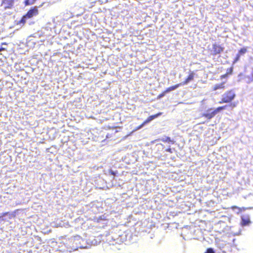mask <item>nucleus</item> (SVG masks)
<instances>
[{"mask_svg": "<svg viewBox=\"0 0 253 253\" xmlns=\"http://www.w3.org/2000/svg\"><path fill=\"white\" fill-rule=\"evenodd\" d=\"M38 14V9L36 7H32L27 11L26 14L23 16L21 19L18 22L17 24H19L23 26L25 24L28 19H31Z\"/></svg>", "mask_w": 253, "mask_h": 253, "instance_id": "nucleus-1", "label": "nucleus"}, {"mask_svg": "<svg viewBox=\"0 0 253 253\" xmlns=\"http://www.w3.org/2000/svg\"><path fill=\"white\" fill-rule=\"evenodd\" d=\"M236 96V94L234 89L228 90L222 95L219 103H232Z\"/></svg>", "mask_w": 253, "mask_h": 253, "instance_id": "nucleus-2", "label": "nucleus"}, {"mask_svg": "<svg viewBox=\"0 0 253 253\" xmlns=\"http://www.w3.org/2000/svg\"><path fill=\"white\" fill-rule=\"evenodd\" d=\"M224 50V47L216 43H214L212 45V49L211 54L212 56H216L221 54Z\"/></svg>", "mask_w": 253, "mask_h": 253, "instance_id": "nucleus-3", "label": "nucleus"}, {"mask_svg": "<svg viewBox=\"0 0 253 253\" xmlns=\"http://www.w3.org/2000/svg\"><path fill=\"white\" fill-rule=\"evenodd\" d=\"M162 114V112H159L157 114H156L153 115H151L149 116L141 125H140L139 126H138L135 130H138L142 128L145 125L149 123L151 121L153 120L155 118L158 117L159 116H161Z\"/></svg>", "mask_w": 253, "mask_h": 253, "instance_id": "nucleus-4", "label": "nucleus"}, {"mask_svg": "<svg viewBox=\"0 0 253 253\" xmlns=\"http://www.w3.org/2000/svg\"><path fill=\"white\" fill-rule=\"evenodd\" d=\"M195 73L194 71H190L188 76L185 78L184 81L180 83L181 85H183L188 84L189 82L193 81L194 79Z\"/></svg>", "mask_w": 253, "mask_h": 253, "instance_id": "nucleus-5", "label": "nucleus"}, {"mask_svg": "<svg viewBox=\"0 0 253 253\" xmlns=\"http://www.w3.org/2000/svg\"><path fill=\"white\" fill-rule=\"evenodd\" d=\"M237 103H230L229 105H225L222 106H219L216 108V109L213 110L215 114L216 115L217 113L219 112L220 111L225 109L227 107H230L232 108H234L237 106Z\"/></svg>", "mask_w": 253, "mask_h": 253, "instance_id": "nucleus-6", "label": "nucleus"}, {"mask_svg": "<svg viewBox=\"0 0 253 253\" xmlns=\"http://www.w3.org/2000/svg\"><path fill=\"white\" fill-rule=\"evenodd\" d=\"M215 115L212 108H210L207 110L206 113L202 114V117H205L208 120H211Z\"/></svg>", "mask_w": 253, "mask_h": 253, "instance_id": "nucleus-7", "label": "nucleus"}, {"mask_svg": "<svg viewBox=\"0 0 253 253\" xmlns=\"http://www.w3.org/2000/svg\"><path fill=\"white\" fill-rule=\"evenodd\" d=\"M14 0H2L1 4L5 9L11 8L14 4Z\"/></svg>", "mask_w": 253, "mask_h": 253, "instance_id": "nucleus-8", "label": "nucleus"}, {"mask_svg": "<svg viewBox=\"0 0 253 253\" xmlns=\"http://www.w3.org/2000/svg\"><path fill=\"white\" fill-rule=\"evenodd\" d=\"M225 88V82H222L220 84H215L212 88L213 91H215L217 89H224Z\"/></svg>", "mask_w": 253, "mask_h": 253, "instance_id": "nucleus-9", "label": "nucleus"}, {"mask_svg": "<svg viewBox=\"0 0 253 253\" xmlns=\"http://www.w3.org/2000/svg\"><path fill=\"white\" fill-rule=\"evenodd\" d=\"M180 86H181V85L180 83L174 85H172V86H170L167 88L165 90L166 93H168L172 90H175V89L177 88L178 87H179Z\"/></svg>", "mask_w": 253, "mask_h": 253, "instance_id": "nucleus-10", "label": "nucleus"}, {"mask_svg": "<svg viewBox=\"0 0 253 253\" xmlns=\"http://www.w3.org/2000/svg\"><path fill=\"white\" fill-rule=\"evenodd\" d=\"M161 140L163 142H168L172 144H173L175 143V141L171 139V138L169 136H165V137L162 138Z\"/></svg>", "mask_w": 253, "mask_h": 253, "instance_id": "nucleus-11", "label": "nucleus"}, {"mask_svg": "<svg viewBox=\"0 0 253 253\" xmlns=\"http://www.w3.org/2000/svg\"><path fill=\"white\" fill-rule=\"evenodd\" d=\"M251 223L250 219L249 217H242V225L246 226L249 225Z\"/></svg>", "mask_w": 253, "mask_h": 253, "instance_id": "nucleus-12", "label": "nucleus"}, {"mask_svg": "<svg viewBox=\"0 0 253 253\" xmlns=\"http://www.w3.org/2000/svg\"><path fill=\"white\" fill-rule=\"evenodd\" d=\"M36 0H24V3L25 6L34 4Z\"/></svg>", "mask_w": 253, "mask_h": 253, "instance_id": "nucleus-13", "label": "nucleus"}, {"mask_svg": "<svg viewBox=\"0 0 253 253\" xmlns=\"http://www.w3.org/2000/svg\"><path fill=\"white\" fill-rule=\"evenodd\" d=\"M247 51V48L246 47H243L241 48L239 51L238 54H240V56L244 54Z\"/></svg>", "mask_w": 253, "mask_h": 253, "instance_id": "nucleus-14", "label": "nucleus"}, {"mask_svg": "<svg viewBox=\"0 0 253 253\" xmlns=\"http://www.w3.org/2000/svg\"><path fill=\"white\" fill-rule=\"evenodd\" d=\"M233 67H230L229 68L227 69V71H226V74L229 76V75H231L232 74V73H233Z\"/></svg>", "mask_w": 253, "mask_h": 253, "instance_id": "nucleus-15", "label": "nucleus"}, {"mask_svg": "<svg viewBox=\"0 0 253 253\" xmlns=\"http://www.w3.org/2000/svg\"><path fill=\"white\" fill-rule=\"evenodd\" d=\"M167 93L165 92V90H164L163 91H162L160 94H159L158 95V96H157V99H160L162 97H163V96H164L165 95V94H166Z\"/></svg>", "mask_w": 253, "mask_h": 253, "instance_id": "nucleus-16", "label": "nucleus"}, {"mask_svg": "<svg viewBox=\"0 0 253 253\" xmlns=\"http://www.w3.org/2000/svg\"><path fill=\"white\" fill-rule=\"evenodd\" d=\"M204 253H215L214 251H213V249L212 248H208L206 252Z\"/></svg>", "mask_w": 253, "mask_h": 253, "instance_id": "nucleus-17", "label": "nucleus"}, {"mask_svg": "<svg viewBox=\"0 0 253 253\" xmlns=\"http://www.w3.org/2000/svg\"><path fill=\"white\" fill-rule=\"evenodd\" d=\"M240 57H241L240 55L238 54L237 53V54L236 55V57L234 59V62L235 63V62H237L239 60Z\"/></svg>", "mask_w": 253, "mask_h": 253, "instance_id": "nucleus-18", "label": "nucleus"}, {"mask_svg": "<svg viewBox=\"0 0 253 253\" xmlns=\"http://www.w3.org/2000/svg\"><path fill=\"white\" fill-rule=\"evenodd\" d=\"M109 172L110 174L112 175H114L115 176L116 174V172H114V171H113L112 169H110L109 170Z\"/></svg>", "mask_w": 253, "mask_h": 253, "instance_id": "nucleus-19", "label": "nucleus"}, {"mask_svg": "<svg viewBox=\"0 0 253 253\" xmlns=\"http://www.w3.org/2000/svg\"><path fill=\"white\" fill-rule=\"evenodd\" d=\"M228 76V75L225 73V74L224 75H222L220 76V79H224V78H227Z\"/></svg>", "mask_w": 253, "mask_h": 253, "instance_id": "nucleus-20", "label": "nucleus"}, {"mask_svg": "<svg viewBox=\"0 0 253 253\" xmlns=\"http://www.w3.org/2000/svg\"><path fill=\"white\" fill-rule=\"evenodd\" d=\"M165 151L169 152L170 153H172L173 152L172 149L169 147L165 150Z\"/></svg>", "mask_w": 253, "mask_h": 253, "instance_id": "nucleus-21", "label": "nucleus"}, {"mask_svg": "<svg viewBox=\"0 0 253 253\" xmlns=\"http://www.w3.org/2000/svg\"><path fill=\"white\" fill-rule=\"evenodd\" d=\"M7 214L8 212H7L3 213L1 215H0V219L3 216H6V215H7Z\"/></svg>", "mask_w": 253, "mask_h": 253, "instance_id": "nucleus-22", "label": "nucleus"}, {"mask_svg": "<svg viewBox=\"0 0 253 253\" xmlns=\"http://www.w3.org/2000/svg\"><path fill=\"white\" fill-rule=\"evenodd\" d=\"M4 50H6V48L2 47H0V52Z\"/></svg>", "mask_w": 253, "mask_h": 253, "instance_id": "nucleus-23", "label": "nucleus"}, {"mask_svg": "<svg viewBox=\"0 0 253 253\" xmlns=\"http://www.w3.org/2000/svg\"><path fill=\"white\" fill-rule=\"evenodd\" d=\"M1 44V45H7V43L6 42H2Z\"/></svg>", "mask_w": 253, "mask_h": 253, "instance_id": "nucleus-24", "label": "nucleus"}, {"mask_svg": "<svg viewBox=\"0 0 253 253\" xmlns=\"http://www.w3.org/2000/svg\"><path fill=\"white\" fill-rule=\"evenodd\" d=\"M252 76H253V73H252Z\"/></svg>", "mask_w": 253, "mask_h": 253, "instance_id": "nucleus-25", "label": "nucleus"}]
</instances>
